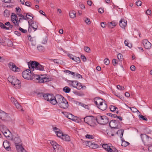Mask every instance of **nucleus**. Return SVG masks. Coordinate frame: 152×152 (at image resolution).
<instances>
[{
    "label": "nucleus",
    "instance_id": "nucleus-1",
    "mask_svg": "<svg viewBox=\"0 0 152 152\" xmlns=\"http://www.w3.org/2000/svg\"><path fill=\"white\" fill-rule=\"evenodd\" d=\"M29 69H31V70L34 71V69L39 70V71H44V68L43 66L41 65L38 62L34 61H30L28 63Z\"/></svg>",
    "mask_w": 152,
    "mask_h": 152
},
{
    "label": "nucleus",
    "instance_id": "nucleus-2",
    "mask_svg": "<svg viewBox=\"0 0 152 152\" xmlns=\"http://www.w3.org/2000/svg\"><path fill=\"white\" fill-rule=\"evenodd\" d=\"M7 79L12 85L15 86V88H19L20 87L21 84L20 81L15 76H10L8 77Z\"/></svg>",
    "mask_w": 152,
    "mask_h": 152
},
{
    "label": "nucleus",
    "instance_id": "nucleus-3",
    "mask_svg": "<svg viewBox=\"0 0 152 152\" xmlns=\"http://www.w3.org/2000/svg\"><path fill=\"white\" fill-rule=\"evenodd\" d=\"M80 120L81 121L83 120L85 123L91 126L94 125L96 121V117L95 118L94 117L91 115L87 116L83 118H81Z\"/></svg>",
    "mask_w": 152,
    "mask_h": 152
},
{
    "label": "nucleus",
    "instance_id": "nucleus-4",
    "mask_svg": "<svg viewBox=\"0 0 152 152\" xmlns=\"http://www.w3.org/2000/svg\"><path fill=\"white\" fill-rule=\"evenodd\" d=\"M96 122L100 124H106L109 122V118L106 116H101L100 115L96 117Z\"/></svg>",
    "mask_w": 152,
    "mask_h": 152
},
{
    "label": "nucleus",
    "instance_id": "nucleus-5",
    "mask_svg": "<svg viewBox=\"0 0 152 152\" xmlns=\"http://www.w3.org/2000/svg\"><path fill=\"white\" fill-rule=\"evenodd\" d=\"M102 147L107 152H118V151L110 143L103 144Z\"/></svg>",
    "mask_w": 152,
    "mask_h": 152
},
{
    "label": "nucleus",
    "instance_id": "nucleus-6",
    "mask_svg": "<svg viewBox=\"0 0 152 152\" xmlns=\"http://www.w3.org/2000/svg\"><path fill=\"white\" fill-rule=\"evenodd\" d=\"M142 140L145 145H148L152 143V139L147 135L142 134L140 135Z\"/></svg>",
    "mask_w": 152,
    "mask_h": 152
},
{
    "label": "nucleus",
    "instance_id": "nucleus-7",
    "mask_svg": "<svg viewBox=\"0 0 152 152\" xmlns=\"http://www.w3.org/2000/svg\"><path fill=\"white\" fill-rule=\"evenodd\" d=\"M50 143L53 149V151L56 152H61L63 151L61 146L58 144L55 141H52L50 142Z\"/></svg>",
    "mask_w": 152,
    "mask_h": 152
},
{
    "label": "nucleus",
    "instance_id": "nucleus-8",
    "mask_svg": "<svg viewBox=\"0 0 152 152\" xmlns=\"http://www.w3.org/2000/svg\"><path fill=\"white\" fill-rule=\"evenodd\" d=\"M11 18L12 22L14 24L15 26H19V23L20 22V20L22 19L21 18H20L18 20L16 15L14 13H12Z\"/></svg>",
    "mask_w": 152,
    "mask_h": 152
},
{
    "label": "nucleus",
    "instance_id": "nucleus-9",
    "mask_svg": "<svg viewBox=\"0 0 152 152\" xmlns=\"http://www.w3.org/2000/svg\"><path fill=\"white\" fill-rule=\"evenodd\" d=\"M120 124V122L119 121L115 120H111L109 123V125L111 128L118 129L120 127L119 125Z\"/></svg>",
    "mask_w": 152,
    "mask_h": 152
},
{
    "label": "nucleus",
    "instance_id": "nucleus-10",
    "mask_svg": "<svg viewBox=\"0 0 152 152\" xmlns=\"http://www.w3.org/2000/svg\"><path fill=\"white\" fill-rule=\"evenodd\" d=\"M31 69H27L23 71L22 73V75L23 77L25 79L27 80H30V77H31V74L32 73Z\"/></svg>",
    "mask_w": 152,
    "mask_h": 152
},
{
    "label": "nucleus",
    "instance_id": "nucleus-11",
    "mask_svg": "<svg viewBox=\"0 0 152 152\" xmlns=\"http://www.w3.org/2000/svg\"><path fill=\"white\" fill-rule=\"evenodd\" d=\"M0 119L5 122L10 120V117L8 114L4 111L0 110Z\"/></svg>",
    "mask_w": 152,
    "mask_h": 152
},
{
    "label": "nucleus",
    "instance_id": "nucleus-12",
    "mask_svg": "<svg viewBox=\"0 0 152 152\" xmlns=\"http://www.w3.org/2000/svg\"><path fill=\"white\" fill-rule=\"evenodd\" d=\"M55 97L54 100L55 101H54V102H53V104L54 105H55L57 104L58 105L64 98L62 95L59 94L56 95L55 96Z\"/></svg>",
    "mask_w": 152,
    "mask_h": 152
},
{
    "label": "nucleus",
    "instance_id": "nucleus-13",
    "mask_svg": "<svg viewBox=\"0 0 152 152\" xmlns=\"http://www.w3.org/2000/svg\"><path fill=\"white\" fill-rule=\"evenodd\" d=\"M85 143L86 146H89L91 148L96 149L99 147V145L91 141H86Z\"/></svg>",
    "mask_w": 152,
    "mask_h": 152
},
{
    "label": "nucleus",
    "instance_id": "nucleus-14",
    "mask_svg": "<svg viewBox=\"0 0 152 152\" xmlns=\"http://www.w3.org/2000/svg\"><path fill=\"white\" fill-rule=\"evenodd\" d=\"M58 105L60 108L64 109H67L69 106L68 102L65 98L63 99Z\"/></svg>",
    "mask_w": 152,
    "mask_h": 152
},
{
    "label": "nucleus",
    "instance_id": "nucleus-15",
    "mask_svg": "<svg viewBox=\"0 0 152 152\" xmlns=\"http://www.w3.org/2000/svg\"><path fill=\"white\" fill-rule=\"evenodd\" d=\"M72 83V86L78 90H80L82 88V85L81 83H78L77 81H70Z\"/></svg>",
    "mask_w": 152,
    "mask_h": 152
},
{
    "label": "nucleus",
    "instance_id": "nucleus-16",
    "mask_svg": "<svg viewBox=\"0 0 152 152\" xmlns=\"http://www.w3.org/2000/svg\"><path fill=\"white\" fill-rule=\"evenodd\" d=\"M8 66L13 71L19 72L20 71V69L19 68L17 67L15 64L12 62H10L9 63Z\"/></svg>",
    "mask_w": 152,
    "mask_h": 152
},
{
    "label": "nucleus",
    "instance_id": "nucleus-17",
    "mask_svg": "<svg viewBox=\"0 0 152 152\" xmlns=\"http://www.w3.org/2000/svg\"><path fill=\"white\" fill-rule=\"evenodd\" d=\"M142 43L143 45L145 48L146 49H150L151 47V44L147 39L143 40L142 41Z\"/></svg>",
    "mask_w": 152,
    "mask_h": 152
},
{
    "label": "nucleus",
    "instance_id": "nucleus-18",
    "mask_svg": "<svg viewBox=\"0 0 152 152\" xmlns=\"http://www.w3.org/2000/svg\"><path fill=\"white\" fill-rule=\"evenodd\" d=\"M94 101L95 104L97 107H98V106L102 105V103L104 102L103 101V99L99 97L95 98L94 99Z\"/></svg>",
    "mask_w": 152,
    "mask_h": 152
},
{
    "label": "nucleus",
    "instance_id": "nucleus-19",
    "mask_svg": "<svg viewBox=\"0 0 152 152\" xmlns=\"http://www.w3.org/2000/svg\"><path fill=\"white\" fill-rule=\"evenodd\" d=\"M28 23L29 26H30L31 28H32L34 29V31H35L37 29L38 27V23L37 22H35L31 23L29 21H28Z\"/></svg>",
    "mask_w": 152,
    "mask_h": 152
},
{
    "label": "nucleus",
    "instance_id": "nucleus-20",
    "mask_svg": "<svg viewBox=\"0 0 152 152\" xmlns=\"http://www.w3.org/2000/svg\"><path fill=\"white\" fill-rule=\"evenodd\" d=\"M3 145L4 148L7 151H9L10 150V142L6 140L5 141H4L3 142Z\"/></svg>",
    "mask_w": 152,
    "mask_h": 152
},
{
    "label": "nucleus",
    "instance_id": "nucleus-21",
    "mask_svg": "<svg viewBox=\"0 0 152 152\" xmlns=\"http://www.w3.org/2000/svg\"><path fill=\"white\" fill-rule=\"evenodd\" d=\"M55 96L53 94H49L48 99L47 101L49 102L51 104H53V102H54V100Z\"/></svg>",
    "mask_w": 152,
    "mask_h": 152
},
{
    "label": "nucleus",
    "instance_id": "nucleus-22",
    "mask_svg": "<svg viewBox=\"0 0 152 152\" xmlns=\"http://www.w3.org/2000/svg\"><path fill=\"white\" fill-rule=\"evenodd\" d=\"M3 43L4 45L6 46L12 47L13 46L12 42L9 39H5Z\"/></svg>",
    "mask_w": 152,
    "mask_h": 152
},
{
    "label": "nucleus",
    "instance_id": "nucleus-23",
    "mask_svg": "<svg viewBox=\"0 0 152 152\" xmlns=\"http://www.w3.org/2000/svg\"><path fill=\"white\" fill-rule=\"evenodd\" d=\"M15 145L18 152H23L24 151H25L26 152L24 148L20 144H16V145Z\"/></svg>",
    "mask_w": 152,
    "mask_h": 152
},
{
    "label": "nucleus",
    "instance_id": "nucleus-24",
    "mask_svg": "<svg viewBox=\"0 0 152 152\" xmlns=\"http://www.w3.org/2000/svg\"><path fill=\"white\" fill-rule=\"evenodd\" d=\"M119 25L121 27L125 28L127 25V21L121 19L120 21Z\"/></svg>",
    "mask_w": 152,
    "mask_h": 152
},
{
    "label": "nucleus",
    "instance_id": "nucleus-25",
    "mask_svg": "<svg viewBox=\"0 0 152 152\" xmlns=\"http://www.w3.org/2000/svg\"><path fill=\"white\" fill-rule=\"evenodd\" d=\"M107 107V104L106 103L105 101H104V102L102 103V104L100 105L99 106H98V108L102 110L103 111L105 110L106 109Z\"/></svg>",
    "mask_w": 152,
    "mask_h": 152
},
{
    "label": "nucleus",
    "instance_id": "nucleus-26",
    "mask_svg": "<svg viewBox=\"0 0 152 152\" xmlns=\"http://www.w3.org/2000/svg\"><path fill=\"white\" fill-rule=\"evenodd\" d=\"M32 71L31 77H30V80H38V77L39 75L34 74L33 72L34 71Z\"/></svg>",
    "mask_w": 152,
    "mask_h": 152
},
{
    "label": "nucleus",
    "instance_id": "nucleus-27",
    "mask_svg": "<svg viewBox=\"0 0 152 152\" xmlns=\"http://www.w3.org/2000/svg\"><path fill=\"white\" fill-rule=\"evenodd\" d=\"M124 132V130L123 129H120L118 130L116 132V134L120 136L121 139L123 138L122 137L123 136Z\"/></svg>",
    "mask_w": 152,
    "mask_h": 152
},
{
    "label": "nucleus",
    "instance_id": "nucleus-28",
    "mask_svg": "<svg viewBox=\"0 0 152 152\" xmlns=\"http://www.w3.org/2000/svg\"><path fill=\"white\" fill-rule=\"evenodd\" d=\"M66 117L69 119L72 120L73 121H75L77 119V117L74 116V115L70 113H69Z\"/></svg>",
    "mask_w": 152,
    "mask_h": 152
},
{
    "label": "nucleus",
    "instance_id": "nucleus-29",
    "mask_svg": "<svg viewBox=\"0 0 152 152\" xmlns=\"http://www.w3.org/2000/svg\"><path fill=\"white\" fill-rule=\"evenodd\" d=\"M4 134V136L7 138H8L10 137V135L11 134V132L8 130L7 129L6 131H3L2 132Z\"/></svg>",
    "mask_w": 152,
    "mask_h": 152
},
{
    "label": "nucleus",
    "instance_id": "nucleus-30",
    "mask_svg": "<svg viewBox=\"0 0 152 152\" xmlns=\"http://www.w3.org/2000/svg\"><path fill=\"white\" fill-rule=\"evenodd\" d=\"M61 138L63 140L66 141H69L70 140L69 136L67 134H64Z\"/></svg>",
    "mask_w": 152,
    "mask_h": 152
},
{
    "label": "nucleus",
    "instance_id": "nucleus-31",
    "mask_svg": "<svg viewBox=\"0 0 152 152\" xmlns=\"http://www.w3.org/2000/svg\"><path fill=\"white\" fill-rule=\"evenodd\" d=\"M14 141L15 145L19 144L21 142L20 138L18 137H16L14 139Z\"/></svg>",
    "mask_w": 152,
    "mask_h": 152
},
{
    "label": "nucleus",
    "instance_id": "nucleus-32",
    "mask_svg": "<svg viewBox=\"0 0 152 152\" xmlns=\"http://www.w3.org/2000/svg\"><path fill=\"white\" fill-rule=\"evenodd\" d=\"M55 132L56 133L57 136L61 138L64 135V134L61 130H59L58 131H56Z\"/></svg>",
    "mask_w": 152,
    "mask_h": 152
},
{
    "label": "nucleus",
    "instance_id": "nucleus-33",
    "mask_svg": "<svg viewBox=\"0 0 152 152\" xmlns=\"http://www.w3.org/2000/svg\"><path fill=\"white\" fill-rule=\"evenodd\" d=\"M69 15L71 18H73L76 17V13L74 10L70 11L69 13Z\"/></svg>",
    "mask_w": 152,
    "mask_h": 152
},
{
    "label": "nucleus",
    "instance_id": "nucleus-34",
    "mask_svg": "<svg viewBox=\"0 0 152 152\" xmlns=\"http://www.w3.org/2000/svg\"><path fill=\"white\" fill-rule=\"evenodd\" d=\"M121 140L122 141L121 145L122 146L126 147L128 145H129V142L125 141L123 138H122V139H121Z\"/></svg>",
    "mask_w": 152,
    "mask_h": 152
},
{
    "label": "nucleus",
    "instance_id": "nucleus-35",
    "mask_svg": "<svg viewBox=\"0 0 152 152\" xmlns=\"http://www.w3.org/2000/svg\"><path fill=\"white\" fill-rule=\"evenodd\" d=\"M44 75H39L38 77V80H39V82L40 83H43L44 80H43V78L44 77Z\"/></svg>",
    "mask_w": 152,
    "mask_h": 152
},
{
    "label": "nucleus",
    "instance_id": "nucleus-36",
    "mask_svg": "<svg viewBox=\"0 0 152 152\" xmlns=\"http://www.w3.org/2000/svg\"><path fill=\"white\" fill-rule=\"evenodd\" d=\"M4 15L5 17H8L10 15V11L7 10H5L4 11Z\"/></svg>",
    "mask_w": 152,
    "mask_h": 152
},
{
    "label": "nucleus",
    "instance_id": "nucleus-37",
    "mask_svg": "<svg viewBox=\"0 0 152 152\" xmlns=\"http://www.w3.org/2000/svg\"><path fill=\"white\" fill-rule=\"evenodd\" d=\"M37 49L40 52H43L45 50L44 47L41 45H39L37 47Z\"/></svg>",
    "mask_w": 152,
    "mask_h": 152
},
{
    "label": "nucleus",
    "instance_id": "nucleus-38",
    "mask_svg": "<svg viewBox=\"0 0 152 152\" xmlns=\"http://www.w3.org/2000/svg\"><path fill=\"white\" fill-rule=\"evenodd\" d=\"M63 91L66 93H69L71 90V88L68 86H65L63 89Z\"/></svg>",
    "mask_w": 152,
    "mask_h": 152
},
{
    "label": "nucleus",
    "instance_id": "nucleus-39",
    "mask_svg": "<svg viewBox=\"0 0 152 152\" xmlns=\"http://www.w3.org/2000/svg\"><path fill=\"white\" fill-rule=\"evenodd\" d=\"M113 92L114 95L116 96L117 97L119 98L121 100H123L124 99V97L122 95H120L118 93H116L115 92L113 91Z\"/></svg>",
    "mask_w": 152,
    "mask_h": 152
},
{
    "label": "nucleus",
    "instance_id": "nucleus-40",
    "mask_svg": "<svg viewBox=\"0 0 152 152\" xmlns=\"http://www.w3.org/2000/svg\"><path fill=\"white\" fill-rule=\"evenodd\" d=\"M47 75H44L43 77V80H44L43 83L48 82L51 80V78H48L46 77Z\"/></svg>",
    "mask_w": 152,
    "mask_h": 152
},
{
    "label": "nucleus",
    "instance_id": "nucleus-41",
    "mask_svg": "<svg viewBox=\"0 0 152 152\" xmlns=\"http://www.w3.org/2000/svg\"><path fill=\"white\" fill-rule=\"evenodd\" d=\"M0 27L2 29L6 30L9 29V27L6 26L2 23L0 22Z\"/></svg>",
    "mask_w": 152,
    "mask_h": 152
},
{
    "label": "nucleus",
    "instance_id": "nucleus-42",
    "mask_svg": "<svg viewBox=\"0 0 152 152\" xmlns=\"http://www.w3.org/2000/svg\"><path fill=\"white\" fill-rule=\"evenodd\" d=\"M117 58L120 61H121L123 59V55L121 54L120 53H118L117 55Z\"/></svg>",
    "mask_w": 152,
    "mask_h": 152
},
{
    "label": "nucleus",
    "instance_id": "nucleus-43",
    "mask_svg": "<svg viewBox=\"0 0 152 152\" xmlns=\"http://www.w3.org/2000/svg\"><path fill=\"white\" fill-rule=\"evenodd\" d=\"M79 104H80L83 107L87 109L88 110L90 109V108L88 105H86L81 102H80V103H79Z\"/></svg>",
    "mask_w": 152,
    "mask_h": 152
},
{
    "label": "nucleus",
    "instance_id": "nucleus-44",
    "mask_svg": "<svg viewBox=\"0 0 152 152\" xmlns=\"http://www.w3.org/2000/svg\"><path fill=\"white\" fill-rule=\"evenodd\" d=\"M110 109L111 111L113 112L115 111L116 109H118V108L114 106L110 105Z\"/></svg>",
    "mask_w": 152,
    "mask_h": 152
},
{
    "label": "nucleus",
    "instance_id": "nucleus-45",
    "mask_svg": "<svg viewBox=\"0 0 152 152\" xmlns=\"http://www.w3.org/2000/svg\"><path fill=\"white\" fill-rule=\"evenodd\" d=\"M139 118L140 119H142L145 121H147L148 120L147 118L145 116L140 115H139Z\"/></svg>",
    "mask_w": 152,
    "mask_h": 152
},
{
    "label": "nucleus",
    "instance_id": "nucleus-46",
    "mask_svg": "<svg viewBox=\"0 0 152 152\" xmlns=\"http://www.w3.org/2000/svg\"><path fill=\"white\" fill-rule=\"evenodd\" d=\"M84 50L86 52L88 53H90L91 49L88 47L85 46L84 47Z\"/></svg>",
    "mask_w": 152,
    "mask_h": 152
},
{
    "label": "nucleus",
    "instance_id": "nucleus-47",
    "mask_svg": "<svg viewBox=\"0 0 152 152\" xmlns=\"http://www.w3.org/2000/svg\"><path fill=\"white\" fill-rule=\"evenodd\" d=\"M114 129H112L111 128V130L110 132H109L107 134H108V133L110 134H111V135L112 136H113L114 135V133L115 132V131L114 130Z\"/></svg>",
    "mask_w": 152,
    "mask_h": 152
},
{
    "label": "nucleus",
    "instance_id": "nucleus-48",
    "mask_svg": "<svg viewBox=\"0 0 152 152\" xmlns=\"http://www.w3.org/2000/svg\"><path fill=\"white\" fill-rule=\"evenodd\" d=\"M104 61V63L107 65H109L110 63L109 60L107 58H105Z\"/></svg>",
    "mask_w": 152,
    "mask_h": 152
},
{
    "label": "nucleus",
    "instance_id": "nucleus-49",
    "mask_svg": "<svg viewBox=\"0 0 152 152\" xmlns=\"http://www.w3.org/2000/svg\"><path fill=\"white\" fill-rule=\"evenodd\" d=\"M106 115L110 116H111L112 117L116 118L117 115L116 114H112L111 113H108L106 114Z\"/></svg>",
    "mask_w": 152,
    "mask_h": 152
},
{
    "label": "nucleus",
    "instance_id": "nucleus-50",
    "mask_svg": "<svg viewBox=\"0 0 152 152\" xmlns=\"http://www.w3.org/2000/svg\"><path fill=\"white\" fill-rule=\"evenodd\" d=\"M27 120L28 122L31 125H32L34 123L33 120L30 118L29 117H28V118L27 119Z\"/></svg>",
    "mask_w": 152,
    "mask_h": 152
},
{
    "label": "nucleus",
    "instance_id": "nucleus-51",
    "mask_svg": "<svg viewBox=\"0 0 152 152\" xmlns=\"http://www.w3.org/2000/svg\"><path fill=\"white\" fill-rule=\"evenodd\" d=\"M11 101L14 104H15V105L16 104L18 103V102L17 100H16L13 97H11Z\"/></svg>",
    "mask_w": 152,
    "mask_h": 152
},
{
    "label": "nucleus",
    "instance_id": "nucleus-52",
    "mask_svg": "<svg viewBox=\"0 0 152 152\" xmlns=\"http://www.w3.org/2000/svg\"><path fill=\"white\" fill-rule=\"evenodd\" d=\"M74 57L75 59V61L77 62V63L78 64L80 62V58L79 57H77L75 56H74Z\"/></svg>",
    "mask_w": 152,
    "mask_h": 152
},
{
    "label": "nucleus",
    "instance_id": "nucleus-53",
    "mask_svg": "<svg viewBox=\"0 0 152 152\" xmlns=\"http://www.w3.org/2000/svg\"><path fill=\"white\" fill-rule=\"evenodd\" d=\"M117 88L120 90H124L125 88L124 87L122 86H121L120 85H118L117 86Z\"/></svg>",
    "mask_w": 152,
    "mask_h": 152
},
{
    "label": "nucleus",
    "instance_id": "nucleus-54",
    "mask_svg": "<svg viewBox=\"0 0 152 152\" xmlns=\"http://www.w3.org/2000/svg\"><path fill=\"white\" fill-rule=\"evenodd\" d=\"M74 93L79 96H82L84 95V94L83 93H80L77 91H75L74 92Z\"/></svg>",
    "mask_w": 152,
    "mask_h": 152
},
{
    "label": "nucleus",
    "instance_id": "nucleus-55",
    "mask_svg": "<svg viewBox=\"0 0 152 152\" xmlns=\"http://www.w3.org/2000/svg\"><path fill=\"white\" fill-rule=\"evenodd\" d=\"M19 29L20 30V31H21L22 32L24 33H26L27 32V30L22 28L20 27H19Z\"/></svg>",
    "mask_w": 152,
    "mask_h": 152
},
{
    "label": "nucleus",
    "instance_id": "nucleus-56",
    "mask_svg": "<svg viewBox=\"0 0 152 152\" xmlns=\"http://www.w3.org/2000/svg\"><path fill=\"white\" fill-rule=\"evenodd\" d=\"M48 94H49L48 93H44V95L43 96V98L45 100H46L47 101V99H48Z\"/></svg>",
    "mask_w": 152,
    "mask_h": 152
},
{
    "label": "nucleus",
    "instance_id": "nucleus-57",
    "mask_svg": "<svg viewBox=\"0 0 152 152\" xmlns=\"http://www.w3.org/2000/svg\"><path fill=\"white\" fill-rule=\"evenodd\" d=\"M86 137L89 139H93L94 138V137L91 135L87 134L86 135Z\"/></svg>",
    "mask_w": 152,
    "mask_h": 152
},
{
    "label": "nucleus",
    "instance_id": "nucleus-58",
    "mask_svg": "<svg viewBox=\"0 0 152 152\" xmlns=\"http://www.w3.org/2000/svg\"><path fill=\"white\" fill-rule=\"evenodd\" d=\"M124 44L126 46H128L129 48H131L132 47V45L131 44H130L129 45V43L126 40L125 41Z\"/></svg>",
    "mask_w": 152,
    "mask_h": 152
},
{
    "label": "nucleus",
    "instance_id": "nucleus-59",
    "mask_svg": "<svg viewBox=\"0 0 152 152\" xmlns=\"http://www.w3.org/2000/svg\"><path fill=\"white\" fill-rule=\"evenodd\" d=\"M81 58L84 62H85L86 61V57L83 55L82 54L81 55Z\"/></svg>",
    "mask_w": 152,
    "mask_h": 152
},
{
    "label": "nucleus",
    "instance_id": "nucleus-60",
    "mask_svg": "<svg viewBox=\"0 0 152 152\" xmlns=\"http://www.w3.org/2000/svg\"><path fill=\"white\" fill-rule=\"evenodd\" d=\"M76 77L78 78H82V77L81 75L77 73H76L75 75V77Z\"/></svg>",
    "mask_w": 152,
    "mask_h": 152
},
{
    "label": "nucleus",
    "instance_id": "nucleus-61",
    "mask_svg": "<svg viewBox=\"0 0 152 152\" xmlns=\"http://www.w3.org/2000/svg\"><path fill=\"white\" fill-rule=\"evenodd\" d=\"M142 2L140 0H138L136 2V5L138 6H139L141 5Z\"/></svg>",
    "mask_w": 152,
    "mask_h": 152
},
{
    "label": "nucleus",
    "instance_id": "nucleus-62",
    "mask_svg": "<svg viewBox=\"0 0 152 152\" xmlns=\"http://www.w3.org/2000/svg\"><path fill=\"white\" fill-rule=\"evenodd\" d=\"M31 2L27 1L25 3V5L28 7H31Z\"/></svg>",
    "mask_w": 152,
    "mask_h": 152
},
{
    "label": "nucleus",
    "instance_id": "nucleus-63",
    "mask_svg": "<svg viewBox=\"0 0 152 152\" xmlns=\"http://www.w3.org/2000/svg\"><path fill=\"white\" fill-rule=\"evenodd\" d=\"M85 22L88 25L90 24L91 23L90 19L88 18L85 20Z\"/></svg>",
    "mask_w": 152,
    "mask_h": 152
},
{
    "label": "nucleus",
    "instance_id": "nucleus-64",
    "mask_svg": "<svg viewBox=\"0 0 152 152\" xmlns=\"http://www.w3.org/2000/svg\"><path fill=\"white\" fill-rule=\"evenodd\" d=\"M98 12L99 13L102 14L104 12V10L102 8H99L98 9Z\"/></svg>",
    "mask_w": 152,
    "mask_h": 152
}]
</instances>
